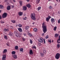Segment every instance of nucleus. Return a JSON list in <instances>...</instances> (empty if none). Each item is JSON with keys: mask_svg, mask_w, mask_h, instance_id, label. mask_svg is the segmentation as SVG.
I'll return each mask as SVG.
<instances>
[{"mask_svg": "<svg viewBox=\"0 0 60 60\" xmlns=\"http://www.w3.org/2000/svg\"><path fill=\"white\" fill-rule=\"evenodd\" d=\"M42 27L43 28V32L45 33H46L47 32V25L45 24V22H44L42 24Z\"/></svg>", "mask_w": 60, "mask_h": 60, "instance_id": "1", "label": "nucleus"}, {"mask_svg": "<svg viewBox=\"0 0 60 60\" xmlns=\"http://www.w3.org/2000/svg\"><path fill=\"white\" fill-rule=\"evenodd\" d=\"M35 14H32L31 15V17L32 19H33L34 20H36V18H35Z\"/></svg>", "mask_w": 60, "mask_h": 60, "instance_id": "2", "label": "nucleus"}, {"mask_svg": "<svg viewBox=\"0 0 60 60\" xmlns=\"http://www.w3.org/2000/svg\"><path fill=\"white\" fill-rule=\"evenodd\" d=\"M60 54L59 53H57L56 54L55 56V58L56 59H58L59 58H60Z\"/></svg>", "mask_w": 60, "mask_h": 60, "instance_id": "3", "label": "nucleus"}, {"mask_svg": "<svg viewBox=\"0 0 60 60\" xmlns=\"http://www.w3.org/2000/svg\"><path fill=\"white\" fill-rule=\"evenodd\" d=\"M44 40V38H43L42 37H40V39L39 40V41L41 42H43Z\"/></svg>", "mask_w": 60, "mask_h": 60, "instance_id": "4", "label": "nucleus"}, {"mask_svg": "<svg viewBox=\"0 0 60 60\" xmlns=\"http://www.w3.org/2000/svg\"><path fill=\"white\" fill-rule=\"evenodd\" d=\"M51 17L49 15L48 16V17H47L46 18V21L47 22H49V19H50L51 18Z\"/></svg>", "mask_w": 60, "mask_h": 60, "instance_id": "5", "label": "nucleus"}, {"mask_svg": "<svg viewBox=\"0 0 60 60\" xmlns=\"http://www.w3.org/2000/svg\"><path fill=\"white\" fill-rule=\"evenodd\" d=\"M14 34H15L16 37H19V32L17 31H15L14 32Z\"/></svg>", "mask_w": 60, "mask_h": 60, "instance_id": "6", "label": "nucleus"}, {"mask_svg": "<svg viewBox=\"0 0 60 60\" xmlns=\"http://www.w3.org/2000/svg\"><path fill=\"white\" fill-rule=\"evenodd\" d=\"M7 13H5L3 15H2V18H6V16H7Z\"/></svg>", "mask_w": 60, "mask_h": 60, "instance_id": "7", "label": "nucleus"}, {"mask_svg": "<svg viewBox=\"0 0 60 60\" xmlns=\"http://www.w3.org/2000/svg\"><path fill=\"white\" fill-rule=\"evenodd\" d=\"M3 57L2 58V60H6V55H3L2 56Z\"/></svg>", "mask_w": 60, "mask_h": 60, "instance_id": "8", "label": "nucleus"}, {"mask_svg": "<svg viewBox=\"0 0 60 60\" xmlns=\"http://www.w3.org/2000/svg\"><path fill=\"white\" fill-rule=\"evenodd\" d=\"M51 21L52 23H54L55 21V20L53 18H52L51 19Z\"/></svg>", "mask_w": 60, "mask_h": 60, "instance_id": "9", "label": "nucleus"}, {"mask_svg": "<svg viewBox=\"0 0 60 60\" xmlns=\"http://www.w3.org/2000/svg\"><path fill=\"white\" fill-rule=\"evenodd\" d=\"M18 14L19 15V16H22V15H23V12H19Z\"/></svg>", "mask_w": 60, "mask_h": 60, "instance_id": "10", "label": "nucleus"}, {"mask_svg": "<svg viewBox=\"0 0 60 60\" xmlns=\"http://www.w3.org/2000/svg\"><path fill=\"white\" fill-rule=\"evenodd\" d=\"M13 57H14V58H15V59H16L17 58H18V57H17V56L16 54L13 55Z\"/></svg>", "mask_w": 60, "mask_h": 60, "instance_id": "11", "label": "nucleus"}, {"mask_svg": "<svg viewBox=\"0 0 60 60\" xmlns=\"http://www.w3.org/2000/svg\"><path fill=\"white\" fill-rule=\"evenodd\" d=\"M23 9L24 11H26L27 9V8L26 6H23Z\"/></svg>", "mask_w": 60, "mask_h": 60, "instance_id": "12", "label": "nucleus"}, {"mask_svg": "<svg viewBox=\"0 0 60 60\" xmlns=\"http://www.w3.org/2000/svg\"><path fill=\"white\" fill-rule=\"evenodd\" d=\"M7 52V49H5L4 50L3 52V54L4 53H6Z\"/></svg>", "mask_w": 60, "mask_h": 60, "instance_id": "13", "label": "nucleus"}, {"mask_svg": "<svg viewBox=\"0 0 60 60\" xmlns=\"http://www.w3.org/2000/svg\"><path fill=\"white\" fill-rule=\"evenodd\" d=\"M18 29L19 32H22V30L21 28H19Z\"/></svg>", "mask_w": 60, "mask_h": 60, "instance_id": "14", "label": "nucleus"}, {"mask_svg": "<svg viewBox=\"0 0 60 60\" xmlns=\"http://www.w3.org/2000/svg\"><path fill=\"white\" fill-rule=\"evenodd\" d=\"M7 9L8 10H10L11 9V6H8L7 7Z\"/></svg>", "mask_w": 60, "mask_h": 60, "instance_id": "15", "label": "nucleus"}, {"mask_svg": "<svg viewBox=\"0 0 60 60\" xmlns=\"http://www.w3.org/2000/svg\"><path fill=\"white\" fill-rule=\"evenodd\" d=\"M30 55H33V51H32V50H31L30 51Z\"/></svg>", "mask_w": 60, "mask_h": 60, "instance_id": "16", "label": "nucleus"}, {"mask_svg": "<svg viewBox=\"0 0 60 60\" xmlns=\"http://www.w3.org/2000/svg\"><path fill=\"white\" fill-rule=\"evenodd\" d=\"M26 6L29 8H30V7H31V5L29 4H27Z\"/></svg>", "mask_w": 60, "mask_h": 60, "instance_id": "17", "label": "nucleus"}, {"mask_svg": "<svg viewBox=\"0 0 60 60\" xmlns=\"http://www.w3.org/2000/svg\"><path fill=\"white\" fill-rule=\"evenodd\" d=\"M43 52L44 53H45V54L46 53V49H45L44 48H43Z\"/></svg>", "mask_w": 60, "mask_h": 60, "instance_id": "18", "label": "nucleus"}, {"mask_svg": "<svg viewBox=\"0 0 60 60\" xmlns=\"http://www.w3.org/2000/svg\"><path fill=\"white\" fill-rule=\"evenodd\" d=\"M15 50H18V49H19V47L18 46H16L15 47Z\"/></svg>", "mask_w": 60, "mask_h": 60, "instance_id": "19", "label": "nucleus"}, {"mask_svg": "<svg viewBox=\"0 0 60 60\" xmlns=\"http://www.w3.org/2000/svg\"><path fill=\"white\" fill-rule=\"evenodd\" d=\"M59 35V34H56L55 35V37H56V38H57L58 36Z\"/></svg>", "mask_w": 60, "mask_h": 60, "instance_id": "20", "label": "nucleus"}, {"mask_svg": "<svg viewBox=\"0 0 60 60\" xmlns=\"http://www.w3.org/2000/svg\"><path fill=\"white\" fill-rule=\"evenodd\" d=\"M4 32H8V31H9V30L8 29H5L4 30Z\"/></svg>", "mask_w": 60, "mask_h": 60, "instance_id": "21", "label": "nucleus"}, {"mask_svg": "<svg viewBox=\"0 0 60 60\" xmlns=\"http://www.w3.org/2000/svg\"><path fill=\"white\" fill-rule=\"evenodd\" d=\"M19 3L20 4V6L22 5V1H20L19 2Z\"/></svg>", "mask_w": 60, "mask_h": 60, "instance_id": "22", "label": "nucleus"}, {"mask_svg": "<svg viewBox=\"0 0 60 60\" xmlns=\"http://www.w3.org/2000/svg\"><path fill=\"white\" fill-rule=\"evenodd\" d=\"M20 51L21 52H23V48H21L20 49Z\"/></svg>", "mask_w": 60, "mask_h": 60, "instance_id": "23", "label": "nucleus"}, {"mask_svg": "<svg viewBox=\"0 0 60 60\" xmlns=\"http://www.w3.org/2000/svg\"><path fill=\"white\" fill-rule=\"evenodd\" d=\"M29 27L28 26H26L25 27V29L26 30H27V29H28Z\"/></svg>", "mask_w": 60, "mask_h": 60, "instance_id": "24", "label": "nucleus"}, {"mask_svg": "<svg viewBox=\"0 0 60 60\" xmlns=\"http://www.w3.org/2000/svg\"><path fill=\"white\" fill-rule=\"evenodd\" d=\"M12 54L13 55H15L16 54V52L15 51H13L12 52Z\"/></svg>", "mask_w": 60, "mask_h": 60, "instance_id": "25", "label": "nucleus"}, {"mask_svg": "<svg viewBox=\"0 0 60 60\" xmlns=\"http://www.w3.org/2000/svg\"><path fill=\"white\" fill-rule=\"evenodd\" d=\"M4 7L2 5H0V9H3Z\"/></svg>", "mask_w": 60, "mask_h": 60, "instance_id": "26", "label": "nucleus"}, {"mask_svg": "<svg viewBox=\"0 0 60 60\" xmlns=\"http://www.w3.org/2000/svg\"><path fill=\"white\" fill-rule=\"evenodd\" d=\"M22 40L23 41H26V38H22Z\"/></svg>", "mask_w": 60, "mask_h": 60, "instance_id": "27", "label": "nucleus"}, {"mask_svg": "<svg viewBox=\"0 0 60 60\" xmlns=\"http://www.w3.org/2000/svg\"><path fill=\"white\" fill-rule=\"evenodd\" d=\"M41 55L42 56H44V54L42 53H40Z\"/></svg>", "mask_w": 60, "mask_h": 60, "instance_id": "28", "label": "nucleus"}, {"mask_svg": "<svg viewBox=\"0 0 60 60\" xmlns=\"http://www.w3.org/2000/svg\"><path fill=\"white\" fill-rule=\"evenodd\" d=\"M34 32H36L37 31V29L35 28L34 29Z\"/></svg>", "mask_w": 60, "mask_h": 60, "instance_id": "29", "label": "nucleus"}, {"mask_svg": "<svg viewBox=\"0 0 60 60\" xmlns=\"http://www.w3.org/2000/svg\"><path fill=\"white\" fill-rule=\"evenodd\" d=\"M56 26H55V27L54 28V30L55 31H56Z\"/></svg>", "mask_w": 60, "mask_h": 60, "instance_id": "30", "label": "nucleus"}, {"mask_svg": "<svg viewBox=\"0 0 60 60\" xmlns=\"http://www.w3.org/2000/svg\"><path fill=\"white\" fill-rule=\"evenodd\" d=\"M49 9H52V7L51 6H50L49 7Z\"/></svg>", "mask_w": 60, "mask_h": 60, "instance_id": "31", "label": "nucleus"}, {"mask_svg": "<svg viewBox=\"0 0 60 60\" xmlns=\"http://www.w3.org/2000/svg\"><path fill=\"white\" fill-rule=\"evenodd\" d=\"M57 42L58 43H60V39H58L57 41Z\"/></svg>", "mask_w": 60, "mask_h": 60, "instance_id": "32", "label": "nucleus"}, {"mask_svg": "<svg viewBox=\"0 0 60 60\" xmlns=\"http://www.w3.org/2000/svg\"><path fill=\"white\" fill-rule=\"evenodd\" d=\"M41 9V7H39L38 8V11H39L40 9Z\"/></svg>", "mask_w": 60, "mask_h": 60, "instance_id": "33", "label": "nucleus"}, {"mask_svg": "<svg viewBox=\"0 0 60 60\" xmlns=\"http://www.w3.org/2000/svg\"><path fill=\"white\" fill-rule=\"evenodd\" d=\"M22 25L20 24H19L18 25V26H19V27H22Z\"/></svg>", "mask_w": 60, "mask_h": 60, "instance_id": "34", "label": "nucleus"}, {"mask_svg": "<svg viewBox=\"0 0 60 60\" xmlns=\"http://www.w3.org/2000/svg\"><path fill=\"white\" fill-rule=\"evenodd\" d=\"M11 22L13 23H15L16 22L15 20H12L11 21Z\"/></svg>", "mask_w": 60, "mask_h": 60, "instance_id": "35", "label": "nucleus"}, {"mask_svg": "<svg viewBox=\"0 0 60 60\" xmlns=\"http://www.w3.org/2000/svg\"><path fill=\"white\" fill-rule=\"evenodd\" d=\"M30 42L31 44H32V43H33V41H32V39L30 40Z\"/></svg>", "mask_w": 60, "mask_h": 60, "instance_id": "36", "label": "nucleus"}, {"mask_svg": "<svg viewBox=\"0 0 60 60\" xmlns=\"http://www.w3.org/2000/svg\"><path fill=\"white\" fill-rule=\"evenodd\" d=\"M41 45V43H39V42H38V45L39 46H40Z\"/></svg>", "mask_w": 60, "mask_h": 60, "instance_id": "37", "label": "nucleus"}, {"mask_svg": "<svg viewBox=\"0 0 60 60\" xmlns=\"http://www.w3.org/2000/svg\"><path fill=\"white\" fill-rule=\"evenodd\" d=\"M57 45V47L58 48H59V47H60V44H58Z\"/></svg>", "mask_w": 60, "mask_h": 60, "instance_id": "38", "label": "nucleus"}, {"mask_svg": "<svg viewBox=\"0 0 60 60\" xmlns=\"http://www.w3.org/2000/svg\"><path fill=\"white\" fill-rule=\"evenodd\" d=\"M32 48L33 49H36V47L35 46H34Z\"/></svg>", "mask_w": 60, "mask_h": 60, "instance_id": "39", "label": "nucleus"}, {"mask_svg": "<svg viewBox=\"0 0 60 60\" xmlns=\"http://www.w3.org/2000/svg\"><path fill=\"white\" fill-rule=\"evenodd\" d=\"M9 33L10 35H11V36H12V33H11V32H10Z\"/></svg>", "mask_w": 60, "mask_h": 60, "instance_id": "40", "label": "nucleus"}, {"mask_svg": "<svg viewBox=\"0 0 60 60\" xmlns=\"http://www.w3.org/2000/svg\"><path fill=\"white\" fill-rule=\"evenodd\" d=\"M4 38L5 39H7V37L6 36H5Z\"/></svg>", "mask_w": 60, "mask_h": 60, "instance_id": "41", "label": "nucleus"}, {"mask_svg": "<svg viewBox=\"0 0 60 60\" xmlns=\"http://www.w3.org/2000/svg\"><path fill=\"white\" fill-rule=\"evenodd\" d=\"M48 41L49 42H50V43H51V39H50V40H48Z\"/></svg>", "mask_w": 60, "mask_h": 60, "instance_id": "42", "label": "nucleus"}, {"mask_svg": "<svg viewBox=\"0 0 60 60\" xmlns=\"http://www.w3.org/2000/svg\"><path fill=\"white\" fill-rule=\"evenodd\" d=\"M0 22L1 23H4V22H3V21H0Z\"/></svg>", "mask_w": 60, "mask_h": 60, "instance_id": "43", "label": "nucleus"}, {"mask_svg": "<svg viewBox=\"0 0 60 60\" xmlns=\"http://www.w3.org/2000/svg\"><path fill=\"white\" fill-rule=\"evenodd\" d=\"M9 1V0H5V2H7L8 3Z\"/></svg>", "mask_w": 60, "mask_h": 60, "instance_id": "44", "label": "nucleus"}, {"mask_svg": "<svg viewBox=\"0 0 60 60\" xmlns=\"http://www.w3.org/2000/svg\"><path fill=\"white\" fill-rule=\"evenodd\" d=\"M10 2L12 3V0H10Z\"/></svg>", "mask_w": 60, "mask_h": 60, "instance_id": "45", "label": "nucleus"}, {"mask_svg": "<svg viewBox=\"0 0 60 60\" xmlns=\"http://www.w3.org/2000/svg\"><path fill=\"white\" fill-rule=\"evenodd\" d=\"M29 36H30V37H31V36H32V34H29Z\"/></svg>", "mask_w": 60, "mask_h": 60, "instance_id": "46", "label": "nucleus"}, {"mask_svg": "<svg viewBox=\"0 0 60 60\" xmlns=\"http://www.w3.org/2000/svg\"><path fill=\"white\" fill-rule=\"evenodd\" d=\"M45 38H46V39H48V38H49V36H46Z\"/></svg>", "mask_w": 60, "mask_h": 60, "instance_id": "47", "label": "nucleus"}, {"mask_svg": "<svg viewBox=\"0 0 60 60\" xmlns=\"http://www.w3.org/2000/svg\"><path fill=\"white\" fill-rule=\"evenodd\" d=\"M56 0L57 2H60V0Z\"/></svg>", "mask_w": 60, "mask_h": 60, "instance_id": "48", "label": "nucleus"}, {"mask_svg": "<svg viewBox=\"0 0 60 60\" xmlns=\"http://www.w3.org/2000/svg\"><path fill=\"white\" fill-rule=\"evenodd\" d=\"M27 18L26 17H25L24 18V20H26V19Z\"/></svg>", "mask_w": 60, "mask_h": 60, "instance_id": "49", "label": "nucleus"}, {"mask_svg": "<svg viewBox=\"0 0 60 60\" xmlns=\"http://www.w3.org/2000/svg\"><path fill=\"white\" fill-rule=\"evenodd\" d=\"M37 1H38V4L39 3V2H40V0H37Z\"/></svg>", "mask_w": 60, "mask_h": 60, "instance_id": "50", "label": "nucleus"}, {"mask_svg": "<svg viewBox=\"0 0 60 60\" xmlns=\"http://www.w3.org/2000/svg\"><path fill=\"white\" fill-rule=\"evenodd\" d=\"M58 23H60V19L58 20Z\"/></svg>", "mask_w": 60, "mask_h": 60, "instance_id": "51", "label": "nucleus"}, {"mask_svg": "<svg viewBox=\"0 0 60 60\" xmlns=\"http://www.w3.org/2000/svg\"><path fill=\"white\" fill-rule=\"evenodd\" d=\"M43 40L44 41V43H46L45 40V39H44Z\"/></svg>", "mask_w": 60, "mask_h": 60, "instance_id": "52", "label": "nucleus"}, {"mask_svg": "<svg viewBox=\"0 0 60 60\" xmlns=\"http://www.w3.org/2000/svg\"><path fill=\"white\" fill-rule=\"evenodd\" d=\"M2 19V16H1L0 15V19Z\"/></svg>", "mask_w": 60, "mask_h": 60, "instance_id": "53", "label": "nucleus"}, {"mask_svg": "<svg viewBox=\"0 0 60 60\" xmlns=\"http://www.w3.org/2000/svg\"><path fill=\"white\" fill-rule=\"evenodd\" d=\"M11 7L12 8H14V6L13 5L11 6Z\"/></svg>", "mask_w": 60, "mask_h": 60, "instance_id": "54", "label": "nucleus"}, {"mask_svg": "<svg viewBox=\"0 0 60 60\" xmlns=\"http://www.w3.org/2000/svg\"><path fill=\"white\" fill-rule=\"evenodd\" d=\"M23 35H24V36H26V34H23Z\"/></svg>", "mask_w": 60, "mask_h": 60, "instance_id": "55", "label": "nucleus"}, {"mask_svg": "<svg viewBox=\"0 0 60 60\" xmlns=\"http://www.w3.org/2000/svg\"><path fill=\"white\" fill-rule=\"evenodd\" d=\"M42 35L43 36H44V33H43V34H42Z\"/></svg>", "mask_w": 60, "mask_h": 60, "instance_id": "56", "label": "nucleus"}, {"mask_svg": "<svg viewBox=\"0 0 60 60\" xmlns=\"http://www.w3.org/2000/svg\"><path fill=\"white\" fill-rule=\"evenodd\" d=\"M14 2H16V0H13Z\"/></svg>", "mask_w": 60, "mask_h": 60, "instance_id": "57", "label": "nucleus"}, {"mask_svg": "<svg viewBox=\"0 0 60 60\" xmlns=\"http://www.w3.org/2000/svg\"><path fill=\"white\" fill-rule=\"evenodd\" d=\"M11 29H13V27L12 26H11Z\"/></svg>", "mask_w": 60, "mask_h": 60, "instance_id": "58", "label": "nucleus"}, {"mask_svg": "<svg viewBox=\"0 0 60 60\" xmlns=\"http://www.w3.org/2000/svg\"><path fill=\"white\" fill-rule=\"evenodd\" d=\"M26 0V1H27V2H29V0Z\"/></svg>", "mask_w": 60, "mask_h": 60, "instance_id": "59", "label": "nucleus"}, {"mask_svg": "<svg viewBox=\"0 0 60 60\" xmlns=\"http://www.w3.org/2000/svg\"><path fill=\"white\" fill-rule=\"evenodd\" d=\"M35 24V23L34 22L32 23V24H33V25H34Z\"/></svg>", "mask_w": 60, "mask_h": 60, "instance_id": "60", "label": "nucleus"}, {"mask_svg": "<svg viewBox=\"0 0 60 60\" xmlns=\"http://www.w3.org/2000/svg\"><path fill=\"white\" fill-rule=\"evenodd\" d=\"M7 45H8V46H9V45L8 44H7Z\"/></svg>", "mask_w": 60, "mask_h": 60, "instance_id": "61", "label": "nucleus"}, {"mask_svg": "<svg viewBox=\"0 0 60 60\" xmlns=\"http://www.w3.org/2000/svg\"><path fill=\"white\" fill-rule=\"evenodd\" d=\"M1 12V10H0V12Z\"/></svg>", "mask_w": 60, "mask_h": 60, "instance_id": "62", "label": "nucleus"}, {"mask_svg": "<svg viewBox=\"0 0 60 60\" xmlns=\"http://www.w3.org/2000/svg\"><path fill=\"white\" fill-rule=\"evenodd\" d=\"M19 37L20 38V37H21L20 36H19Z\"/></svg>", "mask_w": 60, "mask_h": 60, "instance_id": "63", "label": "nucleus"}, {"mask_svg": "<svg viewBox=\"0 0 60 60\" xmlns=\"http://www.w3.org/2000/svg\"><path fill=\"white\" fill-rule=\"evenodd\" d=\"M50 1V0H49V1Z\"/></svg>", "mask_w": 60, "mask_h": 60, "instance_id": "64", "label": "nucleus"}]
</instances>
